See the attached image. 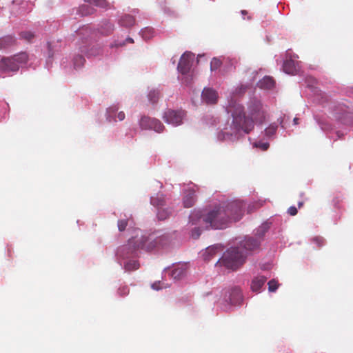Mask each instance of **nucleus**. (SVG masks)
Listing matches in <instances>:
<instances>
[{"instance_id":"f257e3e1","label":"nucleus","mask_w":353,"mask_h":353,"mask_svg":"<svg viewBox=\"0 0 353 353\" xmlns=\"http://www.w3.org/2000/svg\"><path fill=\"white\" fill-rule=\"evenodd\" d=\"M227 112L231 113L232 121L230 129L224 128L219 135L220 140H233L237 138L241 132L248 134L254 129V122L262 123L265 119L266 109L261 101L256 99L250 100L248 105V117L244 108L237 101L231 99L227 107Z\"/></svg>"},{"instance_id":"f03ea898","label":"nucleus","mask_w":353,"mask_h":353,"mask_svg":"<svg viewBox=\"0 0 353 353\" xmlns=\"http://www.w3.org/2000/svg\"><path fill=\"white\" fill-rule=\"evenodd\" d=\"M168 242V238L165 236H154L150 234L148 236L137 235L130 239L128 243L121 247L119 251L122 257H128L136 256L137 252L141 250L150 252L154 249L163 247Z\"/></svg>"},{"instance_id":"7ed1b4c3","label":"nucleus","mask_w":353,"mask_h":353,"mask_svg":"<svg viewBox=\"0 0 353 353\" xmlns=\"http://www.w3.org/2000/svg\"><path fill=\"white\" fill-rule=\"evenodd\" d=\"M230 215L224 207H216L206 214L202 215L201 212H193L190 215L192 225H205V229H223L230 222Z\"/></svg>"},{"instance_id":"20e7f679","label":"nucleus","mask_w":353,"mask_h":353,"mask_svg":"<svg viewBox=\"0 0 353 353\" xmlns=\"http://www.w3.org/2000/svg\"><path fill=\"white\" fill-rule=\"evenodd\" d=\"M245 257L242 248H231L224 252L219 263L227 269L236 270L245 263Z\"/></svg>"},{"instance_id":"39448f33","label":"nucleus","mask_w":353,"mask_h":353,"mask_svg":"<svg viewBox=\"0 0 353 353\" xmlns=\"http://www.w3.org/2000/svg\"><path fill=\"white\" fill-rule=\"evenodd\" d=\"M28 61V55L21 52L12 57H3L0 61V69L3 72H17L21 65L26 64Z\"/></svg>"},{"instance_id":"423d86ee","label":"nucleus","mask_w":353,"mask_h":353,"mask_svg":"<svg viewBox=\"0 0 353 353\" xmlns=\"http://www.w3.org/2000/svg\"><path fill=\"white\" fill-rule=\"evenodd\" d=\"M267 230L268 228L266 225H262L257 230L256 234L257 236L256 237L245 238L242 243V246L244 248V249L251 251L258 248L260 245L261 240L262 239Z\"/></svg>"},{"instance_id":"0eeeda50","label":"nucleus","mask_w":353,"mask_h":353,"mask_svg":"<svg viewBox=\"0 0 353 353\" xmlns=\"http://www.w3.org/2000/svg\"><path fill=\"white\" fill-rule=\"evenodd\" d=\"M139 125L142 130H153L158 133L162 132L165 128L159 120L145 116L141 117Z\"/></svg>"},{"instance_id":"6e6552de","label":"nucleus","mask_w":353,"mask_h":353,"mask_svg":"<svg viewBox=\"0 0 353 353\" xmlns=\"http://www.w3.org/2000/svg\"><path fill=\"white\" fill-rule=\"evenodd\" d=\"M185 116V112L182 110H174L168 109L163 114L164 121L173 125H179L182 123V121Z\"/></svg>"},{"instance_id":"1a4fd4ad","label":"nucleus","mask_w":353,"mask_h":353,"mask_svg":"<svg viewBox=\"0 0 353 353\" xmlns=\"http://www.w3.org/2000/svg\"><path fill=\"white\" fill-rule=\"evenodd\" d=\"M230 215V221H237L240 220L243 214L242 203L233 201L224 207Z\"/></svg>"},{"instance_id":"9d476101","label":"nucleus","mask_w":353,"mask_h":353,"mask_svg":"<svg viewBox=\"0 0 353 353\" xmlns=\"http://www.w3.org/2000/svg\"><path fill=\"white\" fill-rule=\"evenodd\" d=\"M194 55L190 52H185L181 57L177 69L183 74H188L192 65Z\"/></svg>"},{"instance_id":"9b49d317","label":"nucleus","mask_w":353,"mask_h":353,"mask_svg":"<svg viewBox=\"0 0 353 353\" xmlns=\"http://www.w3.org/2000/svg\"><path fill=\"white\" fill-rule=\"evenodd\" d=\"M201 97L207 104H215L218 100V94L216 90L212 88H204Z\"/></svg>"},{"instance_id":"f8f14e48","label":"nucleus","mask_w":353,"mask_h":353,"mask_svg":"<svg viewBox=\"0 0 353 353\" xmlns=\"http://www.w3.org/2000/svg\"><path fill=\"white\" fill-rule=\"evenodd\" d=\"M283 71L289 74H296L300 69L299 64L292 58L284 61L283 65Z\"/></svg>"},{"instance_id":"ddd939ff","label":"nucleus","mask_w":353,"mask_h":353,"mask_svg":"<svg viewBox=\"0 0 353 353\" xmlns=\"http://www.w3.org/2000/svg\"><path fill=\"white\" fill-rule=\"evenodd\" d=\"M267 281V278L262 275L255 276L251 283V290L253 292H259Z\"/></svg>"},{"instance_id":"4468645a","label":"nucleus","mask_w":353,"mask_h":353,"mask_svg":"<svg viewBox=\"0 0 353 353\" xmlns=\"http://www.w3.org/2000/svg\"><path fill=\"white\" fill-rule=\"evenodd\" d=\"M196 201L195 190H189L185 194L183 203L185 208H191Z\"/></svg>"},{"instance_id":"2eb2a0df","label":"nucleus","mask_w":353,"mask_h":353,"mask_svg":"<svg viewBox=\"0 0 353 353\" xmlns=\"http://www.w3.org/2000/svg\"><path fill=\"white\" fill-rule=\"evenodd\" d=\"M16 43L14 37L12 35H6L0 38V49L8 48Z\"/></svg>"},{"instance_id":"dca6fc26","label":"nucleus","mask_w":353,"mask_h":353,"mask_svg":"<svg viewBox=\"0 0 353 353\" xmlns=\"http://www.w3.org/2000/svg\"><path fill=\"white\" fill-rule=\"evenodd\" d=\"M186 273V267L185 265H179L175 267L171 272V276L174 279H180L183 278Z\"/></svg>"},{"instance_id":"f3484780","label":"nucleus","mask_w":353,"mask_h":353,"mask_svg":"<svg viewBox=\"0 0 353 353\" xmlns=\"http://www.w3.org/2000/svg\"><path fill=\"white\" fill-rule=\"evenodd\" d=\"M119 23L121 26L130 28L134 25L135 19L130 14H125L121 18Z\"/></svg>"},{"instance_id":"a211bd4d","label":"nucleus","mask_w":353,"mask_h":353,"mask_svg":"<svg viewBox=\"0 0 353 353\" xmlns=\"http://www.w3.org/2000/svg\"><path fill=\"white\" fill-rule=\"evenodd\" d=\"M259 85L261 88L271 89L274 86V81L270 77H265L259 82Z\"/></svg>"},{"instance_id":"6ab92c4d","label":"nucleus","mask_w":353,"mask_h":353,"mask_svg":"<svg viewBox=\"0 0 353 353\" xmlns=\"http://www.w3.org/2000/svg\"><path fill=\"white\" fill-rule=\"evenodd\" d=\"M96 10L90 5L84 4L79 7V12L82 16H88L94 14Z\"/></svg>"},{"instance_id":"aec40b11","label":"nucleus","mask_w":353,"mask_h":353,"mask_svg":"<svg viewBox=\"0 0 353 353\" xmlns=\"http://www.w3.org/2000/svg\"><path fill=\"white\" fill-rule=\"evenodd\" d=\"M84 1L104 9L111 8L110 3L106 0H84Z\"/></svg>"},{"instance_id":"412c9836","label":"nucleus","mask_w":353,"mask_h":353,"mask_svg":"<svg viewBox=\"0 0 353 353\" xmlns=\"http://www.w3.org/2000/svg\"><path fill=\"white\" fill-rule=\"evenodd\" d=\"M242 299L241 292L239 289H234L231 294L230 302L232 304H236Z\"/></svg>"},{"instance_id":"4be33fe9","label":"nucleus","mask_w":353,"mask_h":353,"mask_svg":"<svg viewBox=\"0 0 353 353\" xmlns=\"http://www.w3.org/2000/svg\"><path fill=\"white\" fill-rule=\"evenodd\" d=\"M114 30V25L108 21L103 22V25L101 27V32L105 35L110 34Z\"/></svg>"},{"instance_id":"5701e85b","label":"nucleus","mask_w":353,"mask_h":353,"mask_svg":"<svg viewBox=\"0 0 353 353\" xmlns=\"http://www.w3.org/2000/svg\"><path fill=\"white\" fill-rule=\"evenodd\" d=\"M125 269L126 271H133L139 268V263L137 261H129L125 264Z\"/></svg>"},{"instance_id":"b1692460","label":"nucleus","mask_w":353,"mask_h":353,"mask_svg":"<svg viewBox=\"0 0 353 353\" xmlns=\"http://www.w3.org/2000/svg\"><path fill=\"white\" fill-rule=\"evenodd\" d=\"M160 97V92L159 90H151L148 94V99L152 103H156Z\"/></svg>"},{"instance_id":"393cba45","label":"nucleus","mask_w":353,"mask_h":353,"mask_svg":"<svg viewBox=\"0 0 353 353\" xmlns=\"http://www.w3.org/2000/svg\"><path fill=\"white\" fill-rule=\"evenodd\" d=\"M85 60L81 55H77L74 57L73 62L75 68H78L83 65Z\"/></svg>"},{"instance_id":"a878e982","label":"nucleus","mask_w":353,"mask_h":353,"mask_svg":"<svg viewBox=\"0 0 353 353\" xmlns=\"http://www.w3.org/2000/svg\"><path fill=\"white\" fill-rule=\"evenodd\" d=\"M153 34V29L151 28H145L141 31V34L142 37L147 40L150 39Z\"/></svg>"},{"instance_id":"bb28decb","label":"nucleus","mask_w":353,"mask_h":353,"mask_svg":"<svg viewBox=\"0 0 353 353\" xmlns=\"http://www.w3.org/2000/svg\"><path fill=\"white\" fill-rule=\"evenodd\" d=\"M130 218L121 219L118 221L117 226L118 229L120 232H123L125 230L127 225H128Z\"/></svg>"},{"instance_id":"cd10ccee","label":"nucleus","mask_w":353,"mask_h":353,"mask_svg":"<svg viewBox=\"0 0 353 353\" xmlns=\"http://www.w3.org/2000/svg\"><path fill=\"white\" fill-rule=\"evenodd\" d=\"M20 38L26 41H30L34 37V34L30 31H23L19 34Z\"/></svg>"},{"instance_id":"c85d7f7f","label":"nucleus","mask_w":353,"mask_h":353,"mask_svg":"<svg viewBox=\"0 0 353 353\" xmlns=\"http://www.w3.org/2000/svg\"><path fill=\"white\" fill-rule=\"evenodd\" d=\"M170 212L167 210L159 208L157 212V216L159 220H164L169 216Z\"/></svg>"},{"instance_id":"c756f323","label":"nucleus","mask_w":353,"mask_h":353,"mask_svg":"<svg viewBox=\"0 0 353 353\" xmlns=\"http://www.w3.org/2000/svg\"><path fill=\"white\" fill-rule=\"evenodd\" d=\"M221 61L218 58H213L210 62L211 70H215L221 65Z\"/></svg>"},{"instance_id":"7c9ffc66","label":"nucleus","mask_w":353,"mask_h":353,"mask_svg":"<svg viewBox=\"0 0 353 353\" xmlns=\"http://www.w3.org/2000/svg\"><path fill=\"white\" fill-rule=\"evenodd\" d=\"M277 130V125H270L269 127H268L265 130V134L268 137H271L274 135Z\"/></svg>"},{"instance_id":"2f4dec72","label":"nucleus","mask_w":353,"mask_h":353,"mask_svg":"<svg viewBox=\"0 0 353 353\" xmlns=\"http://www.w3.org/2000/svg\"><path fill=\"white\" fill-rule=\"evenodd\" d=\"M268 284V290L270 292H275L279 287V283H278L277 281H276L274 279L270 280Z\"/></svg>"},{"instance_id":"473e14b6","label":"nucleus","mask_w":353,"mask_h":353,"mask_svg":"<svg viewBox=\"0 0 353 353\" xmlns=\"http://www.w3.org/2000/svg\"><path fill=\"white\" fill-rule=\"evenodd\" d=\"M312 241L319 247L321 248L325 244V239L321 236H315L312 239Z\"/></svg>"},{"instance_id":"72a5a7b5","label":"nucleus","mask_w":353,"mask_h":353,"mask_svg":"<svg viewBox=\"0 0 353 353\" xmlns=\"http://www.w3.org/2000/svg\"><path fill=\"white\" fill-rule=\"evenodd\" d=\"M130 290L127 285L121 286L118 290L120 296H124L129 294Z\"/></svg>"},{"instance_id":"f704fd0d","label":"nucleus","mask_w":353,"mask_h":353,"mask_svg":"<svg viewBox=\"0 0 353 353\" xmlns=\"http://www.w3.org/2000/svg\"><path fill=\"white\" fill-rule=\"evenodd\" d=\"M254 145L256 148H260L263 151L267 150L270 146L268 143H262V142L254 143Z\"/></svg>"},{"instance_id":"c9c22d12","label":"nucleus","mask_w":353,"mask_h":353,"mask_svg":"<svg viewBox=\"0 0 353 353\" xmlns=\"http://www.w3.org/2000/svg\"><path fill=\"white\" fill-rule=\"evenodd\" d=\"M201 233V230L200 228H195L194 229L192 230L191 235L193 239H196L200 236Z\"/></svg>"},{"instance_id":"e433bc0d","label":"nucleus","mask_w":353,"mask_h":353,"mask_svg":"<svg viewBox=\"0 0 353 353\" xmlns=\"http://www.w3.org/2000/svg\"><path fill=\"white\" fill-rule=\"evenodd\" d=\"M118 109H119V108L117 107L116 105L110 107L107 110V112L108 114V119H109V117H110L112 114L116 113L117 112Z\"/></svg>"},{"instance_id":"4c0bfd02","label":"nucleus","mask_w":353,"mask_h":353,"mask_svg":"<svg viewBox=\"0 0 353 353\" xmlns=\"http://www.w3.org/2000/svg\"><path fill=\"white\" fill-rule=\"evenodd\" d=\"M297 209L294 206H291L288 210V213L291 216H295L297 214Z\"/></svg>"},{"instance_id":"58836bf2","label":"nucleus","mask_w":353,"mask_h":353,"mask_svg":"<svg viewBox=\"0 0 353 353\" xmlns=\"http://www.w3.org/2000/svg\"><path fill=\"white\" fill-rule=\"evenodd\" d=\"M151 203L153 205H157V206H161V205H163V203L159 201L157 198H152L151 199Z\"/></svg>"},{"instance_id":"ea45409f","label":"nucleus","mask_w":353,"mask_h":353,"mask_svg":"<svg viewBox=\"0 0 353 353\" xmlns=\"http://www.w3.org/2000/svg\"><path fill=\"white\" fill-rule=\"evenodd\" d=\"M125 113L123 111L119 112L117 114V117L119 121H123L125 119Z\"/></svg>"},{"instance_id":"a19ab883","label":"nucleus","mask_w":353,"mask_h":353,"mask_svg":"<svg viewBox=\"0 0 353 353\" xmlns=\"http://www.w3.org/2000/svg\"><path fill=\"white\" fill-rule=\"evenodd\" d=\"M126 41L131 43H134V40L130 37L127 38Z\"/></svg>"},{"instance_id":"79ce46f5","label":"nucleus","mask_w":353,"mask_h":353,"mask_svg":"<svg viewBox=\"0 0 353 353\" xmlns=\"http://www.w3.org/2000/svg\"><path fill=\"white\" fill-rule=\"evenodd\" d=\"M208 251L210 253H212L214 252V248H208Z\"/></svg>"},{"instance_id":"37998d69","label":"nucleus","mask_w":353,"mask_h":353,"mask_svg":"<svg viewBox=\"0 0 353 353\" xmlns=\"http://www.w3.org/2000/svg\"><path fill=\"white\" fill-rule=\"evenodd\" d=\"M303 205V201H300V202L298 203V207L299 208H301Z\"/></svg>"},{"instance_id":"c03bdc74","label":"nucleus","mask_w":353,"mask_h":353,"mask_svg":"<svg viewBox=\"0 0 353 353\" xmlns=\"http://www.w3.org/2000/svg\"><path fill=\"white\" fill-rule=\"evenodd\" d=\"M298 120H299V119H298V118H296V117H295V118L294 119L293 121H294V123L295 125H297V124H298Z\"/></svg>"},{"instance_id":"a18cd8bd","label":"nucleus","mask_w":353,"mask_h":353,"mask_svg":"<svg viewBox=\"0 0 353 353\" xmlns=\"http://www.w3.org/2000/svg\"><path fill=\"white\" fill-rule=\"evenodd\" d=\"M156 285H157V284H156V283H154V284L152 285V288L153 289H154V290H158L159 288H157L156 287Z\"/></svg>"},{"instance_id":"49530a36","label":"nucleus","mask_w":353,"mask_h":353,"mask_svg":"<svg viewBox=\"0 0 353 353\" xmlns=\"http://www.w3.org/2000/svg\"><path fill=\"white\" fill-rule=\"evenodd\" d=\"M241 13H242V14H247V11L246 10H242Z\"/></svg>"}]
</instances>
